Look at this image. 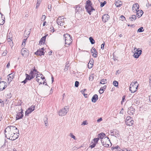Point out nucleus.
I'll use <instances>...</instances> for the list:
<instances>
[{
  "label": "nucleus",
  "instance_id": "774afa93",
  "mask_svg": "<svg viewBox=\"0 0 151 151\" xmlns=\"http://www.w3.org/2000/svg\"><path fill=\"white\" fill-rule=\"evenodd\" d=\"M41 2V0H37V3H38L39 4H40Z\"/></svg>",
  "mask_w": 151,
  "mask_h": 151
},
{
  "label": "nucleus",
  "instance_id": "c9c22d12",
  "mask_svg": "<svg viewBox=\"0 0 151 151\" xmlns=\"http://www.w3.org/2000/svg\"><path fill=\"white\" fill-rule=\"evenodd\" d=\"M93 60L91 63H90V61L89 63H88V68H92L93 65Z\"/></svg>",
  "mask_w": 151,
  "mask_h": 151
},
{
  "label": "nucleus",
  "instance_id": "1a4fd4ad",
  "mask_svg": "<svg viewBox=\"0 0 151 151\" xmlns=\"http://www.w3.org/2000/svg\"><path fill=\"white\" fill-rule=\"evenodd\" d=\"M13 36L12 34L10 32L8 34L7 36V40L10 46L13 45V42H12Z\"/></svg>",
  "mask_w": 151,
  "mask_h": 151
},
{
  "label": "nucleus",
  "instance_id": "ddd939ff",
  "mask_svg": "<svg viewBox=\"0 0 151 151\" xmlns=\"http://www.w3.org/2000/svg\"><path fill=\"white\" fill-rule=\"evenodd\" d=\"M57 23L58 25L60 26H63L65 24L64 21L63 19H62L61 17H59L57 20Z\"/></svg>",
  "mask_w": 151,
  "mask_h": 151
},
{
  "label": "nucleus",
  "instance_id": "473e14b6",
  "mask_svg": "<svg viewBox=\"0 0 151 151\" xmlns=\"http://www.w3.org/2000/svg\"><path fill=\"white\" fill-rule=\"evenodd\" d=\"M90 41L92 44H94L95 43V41L91 37H90L89 38Z\"/></svg>",
  "mask_w": 151,
  "mask_h": 151
},
{
  "label": "nucleus",
  "instance_id": "09e8293b",
  "mask_svg": "<svg viewBox=\"0 0 151 151\" xmlns=\"http://www.w3.org/2000/svg\"><path fill=\"white\" fill-rule=\"evenodd\" d=\"M7 53V50H5L2 54V55L3 56H5Z\"/></svg>",
  "mask_w": 151,
  "mask_h": 151
},
{
  "label": "nucleus",
  "instance_id": "4c0bfd02",
  "mask_svg": "<svg viewBox=\"0 0 151 151\" xmlns=\"http://www.w3.org/2000/svg\"><path fill=\"white\" fill-rule=\"evenodd\" d=\"M106 83V80L105 79H103L101 80L100 83L101 84H105Z\"/></svg>",
  "mask_w": 151,
  "mask_h": 151
},
{
  "label": "nucleus",
  "instance_id": "9b49d317",
  "mask_svg": "<svg viewBox=\"0 0 151 151\" xmlns=\"http://www.w3.org/2000/svg\"><path fill=\"white\" fill-rule=\"evenodd\" d=\"M109 138L108 137H104V138L102 139H101V142L103 146L104 147H109V144H106V141L105 142L106 140L108 142L109 140Z\"/></svg>",
  "mask_w": 151,
  "mask_h": 151
},
{
  "label": "nucleus",
  "instance_id": "20e7f679",
  "mask_svg": "<svg viewBox=\"0 0 151 151\" xmlns=\"http://www.w3.org/2000/svg\"><path fill=\"white\" fill-rule=\"evenodd\" d=\"M138 87V85L137 81L135 83H132L129 87V90L132 93H134L136 91Z\"/></svg>",
  "mask_w": 151,
  "mask_h": 151
},
{
  "label": "nucleus",
  "instance_id": "7c9ffc66",
  "mask_svg": "<svg viewBox=\"0 0 151 151\" xmlns=\"http://www.w3.org/2000/svg\"><path fill=\"white\" fill-rule=\"evenodd\" d=\"M106 136L105 134L103 133H101L100 134H99L98 135V137L100 139H103L104 137H104Z\"/></svg>",
  "mask_w": 151,
  "mask_h": 151
},
{
  "label": "nucleus",
  "instance_id": "c03bdc74",
  "mask_svg": "<svg viewBox=\"0 0 151 151\" xmlns=\"http://www.w3.org/2000/svg\"><path fill=\"white\" fill-rule=\"evenodd\" d=\"M70 135L71 138H72L76 140V139L75 136L72 133H70Z\"/></svg>",
  "mask_w": 151,
  "mask_h": 151
},
{
  "label": "nucleus",
  "instance_id": "a878e982",
  "mask_svg": "<svg viewBox=\"0 0 151 151\" xmlns=\"http://www.w3.org/2000/svg\"><path fill=\"white\" fill-rule=\"evenodd\" d=\"M113 133H114V136L116 138L118 137H119V131L116 129H113V132H112Z\"/></svg>",
  "mask_w": 151,
  "mask_h": 151
},
{
  "label": "nucleus",
  "instance_id": "3c124183",
  "mask_svg": "<svg viewBox=\"0 0 151 151\" xmlns=\"http://www.w3.org/2000/svg\"><path fill=\"white\" fill-rule=\"evenodd\" d=\"M88 124V123H87V121H83L82 123L81 124V125H86Z\"/></svg>",
  "mask_w": 151,
  "mask_h": 151
},
{
  "label": "nucleus",
  "instance_id": "e433bc0d",
  "mask_svg": "<svg viewBox=\"0 0 151 151\" xmlns=\"http://www.w3.org/2000/svg\"><path fill=\"white\" fill-rule=\"evenodd\" d=\"M44 122L45 125V126H47L48 125L47 118V117H45L44 119Z\"/></svg>",
  "mask_w": 151,
  "mask_h": 151
},
{
  "label": "nucleus",
  "instance_id": "a18cd8bd",
  "mask_svg": "<svg viewBox=\"0 0 151 151\" xmlns=\"http://www.w3.org/2000/svg\"><path fill=\"white\" fill-rule=\"evenodd\" d=\"M46 16L45 15H42L41 18V20L42 21H44L46 18Z\"/></svg>",
  "mask_w": 151,
  "mask_h": 151
},
{
  "label": "nucleus",
  "instance_id": "8fccbe9b",
  "mask_svg": "<svg viewBox=\"0 0 151 151\" xmlns=\"http://www.w3.org/2000/svg\"><path fill=\"white\" fill-rule=\"evenodd\" d=\"M79 83L78 81H76L75 82V86L76 87H78L79 86Z\"/></svg>",
  "mask_w": 151,
  "mask_h": 151
},
{
  "label": "nucleus",
  "instance_id": "4be33fe9",
  "mask_svg": "<svg viewBox=\"0 0 151 151\" xmlns=\"http://www.w3.org/2000/svg\"><path fill=\"white\" fill-rule=\"evenodd\" d=\"M127 112L129 115L133 114L134 112V109L131 107L129 109Z\"/></svg>",
  "mask_w": 151,
  "mask_h": 151
},
{
  "label": "nucleus",
  "instance_id": "f03ea898",
  "mask_svg": "<svg viewBox=\"0 0 151 151\" xmlns=\"http://www.w3.org/2000/svg\"><path fill=\"white\" fill-rule=\"evenodd\" d=\"M92 3L91 1L88 0L86 1V5L85 6V9H86L88 13L90 15L91 14V12L93 10H95V9L92 6Z\"/></svg>",
  "mask_w": 151,
  "mask_h": 151
},
{
  "label": "nucleus",
  "instance_id": "6e6552de",
  "mask_svg": "<svg viewBox=\"0 0 151 151\" xmlns=\"http://www.w3.org/2000/svg\"><path fill=\"white\" fill-rule=\"evenodd\" d=\"M14 134L11 132L7 131V132H5L6 137L11 140H14L13 137L14 136Z\"/></svg>",
  "mask_w": 151,
  "mask_h": 151
},
{
  "label": "nucleus",
  "instance_id": "b1692460",
  "mask_svg": "<svg viewBox=\"0 0 151 151\" xmlns=\"http://www.w3.org/2000/svg\"><path fill=\"white\" fill-rule=\"evenodd\" d=\"M98 99V96L97 94L94 95L92 97L91 99V101L92 102H95Z\"/></svg>",
  "mask_w": 151,
  "mask_h": 151
},
{
  "label": "nucleus",
  "instance_id": "2eb2a0df",
  "mask_svg": "<svg viewBox=\"0 0 151 151\" xmlns=\"http://www.w3.org/2000/svg\"><path fill=\"white\" fill-rule=\"evenodd\" d=\"M6 84V83L4 81L0 82V90L2 91L7 86Z\"/></svg>",
  "mask_w": 151,
  "mask_h": 151
},
{
  "label": "nucleus",
  "instance_id": "4d7b16f0",
  "mask_svg": "<svg viewBox=\"0 0 151 151\" xmlns=\"http://www.w3.org/2000/svg\"><path fill=\"white\" fill-rule=\"evenodd\" d=\"M125 96H123L122 97V100L121 101V103L122 104L123 102H124V100H125Z\"/></svg>",
  "mask_w": 151,
  "mask_h": 151
},
{
  "label": "nucleus",
  "instance_id": "de8ad7c7",
  "mask_svg": "<svg viewBox=\"0 0 151 151\" xmlns=\"http://www.w3.org/2000/svg\"><path fill=\"white\" fill-rule=\"evenodd\" d=\"M106 1H104L103 2H101L100 6L101 7H103L106 4Z\"/></svg>",
  "mask_w": 151,
  "mask_h": 151
},
{
  "label": "nucleus",
  "instance_id": "bf43d9fd",
  "mask_svg": "<svg viewBox=\"0 0 151 151\" xmlns=\"http://www.w3.org/2000/svg\"><path fill=\"white\" fill-rule=\"evenodd\" d=\"M67 65H65V71H66L68 70V66H67Z\"/></svg>",
  "mask_w": 151,
  "mask_h": 151
},
{
  "label": "nucleus",
  "instance_id": "052dcab7",
  "mask_svg": "<svg viewBox=\"0 0 151 151\" xmlns=\"http://www.w3.org/2000/svg\"><path fill=\"white\" fill-rule=\"evenodd\" d=\"M102 120V119L101 118L97 120V122H99L101 121Z\"/></svg>",
  "mask_w": 151,
  "mask_h": 151
},
{
  "label": "nucleus",
  "instance_id": "f8f14e48",
  "mask_svg": "<svg viewBox=\"0 0 151 151\" xmlns=\"http://www.w3.org/2000/svg\"><path fill=\"white\" fill-rule=\"evenodd\" d=\"M35 106L32 105L28 108L25 112V115H27L31 113L35 110Z\"/></svg>",
  "mask_w": 151,
  "mask_h": 151
},
{
  "label": "nucleus",
  "instance_id": "58836bf2",
  "mask_svg": "<svg viewBox=\"0 0 151 151\" xmlns=\"http://www.w3.org/2000/svg\"><path fill=\"white\" fill-rule=\"evenodd\" d=\"M144 31V29H143V27H141L138 29L137 32H143Z\"/></svg>",
  "mask_w": 151,
  "mask_h": 151
},
{
  "label": "nucleus",
  "instance_id": "393cba45",
  "mask_svg": "<svg viewBox=\"0 0 151 151\" xmlns=\"http://www.w3.org/2000/svg\"><path fill=\"white\" fill-rule=\"evenodd\" d=\"M92 49L94 51L92 55L93 57L94 58L97 57L98 56V52L96 51V49L95 48L93 47H92Z\"/></svg>",
  "mask_w": 151,
  "mask_h": 151
},
{
  "label": "nucleus",
  "instance_id": "72a5a7b5",
  "mask_svg": "<svg viewBox=\"0 0 151 151\" xmlns=\"http://www.w3.org/2000/svg\"><path fill=\"white\" fill-rule=\"evenodd\" d=\"M30 72H32L33 75H35L37 74L39 72L35 69V67H34V68L33 70H32Z\"/></svg>",
  "mask_w": 151,
  "mask_h": 151
},
{
  "label": "nucleus",
  "instance_id": "f3484780",
  "mask_svg": "<svg viewBox=\"0 0 151 151\" xmlns=\"http://www.w3.org/2000/svg\"><path fill=\"white\" fill-rule=\"evenodd\" d=\"M14 74L12 73L8 75L7 76L8 81L10 82L14 78Z\"/></svg>",
  "mask_w": 151,
  "mask_h": 151
},
{
  "label": "nucleus",
  "instance_id": "423d86ee",
  "mask_svg": "<svg viewBox=\"0 0 151 151\" xmlns=\"http://www.w3.org/2000/svg\"><path fill=\"white\" fill-rule=\"evenodd\" d=\"M139 48L137 49L135 48L134 49L135 53H134L133 56L135 58H138L142 54V50H139Z\"/></svg>",
  "mask_w": 151,
  "mask_h": 151
},
{
  "label": "nucleus",
  "instance_id": "4468645a",
  "mask_svg": "<svg viewBox=\"0 0 151 151\" xmlns=\"http://www.w3.org/2000/svg\"><path fill=\"white\" fill-rule=\"evenodd\" d=\"M44 48H42L41 49H40L39 50H37L35 53V54L36 55H40V56L42 55H44Z\"/></svg>",
  "mask_w": 151,
  "mask_h": 151
},
{
  "label": "nucleus",
  "instance_id": "5701e85b",
  "mask_svg": "<svg viewBox=\"0 0 151 151\" xmlns=\"http://www.w3.org/2000/svg\"><path fill=\"white\" fill-rule=\"evenodd\" d=\"M0 14L1 15V20H0V24L3 25L5 22V18L3 14L1 13L0 12Z\"/></svg>",
  "mask_w": 151,
  "mask_h": 151
},
{
  "label": "nucleus",
  "instance_id": "a211bd4d",
  "mask_svg": "<svg viewBox=\"0 0 151 151\" xmlns=\"http://www.w3.org/2000/svg\"><path fill=\"white\" fill-rule=\"evenodd\" d=\"M109 18V16L107 14H105L102 17V20L104 22H107Z\"/></svg>",
  "mask_w": 151,
  "mask_h": 151
},
{
  "label": "nucleus",
  "instance_id": "13d9d810",
  "mask_svg": "<svg viewBox=\"0 0 151 151\" xmlns=\"http://www.w3.org/2000/svg\"><path fill=\"white\" fill-rule=\"evenodd\" d=\"M48 8L50 11H51V5L50 4H49L48 5Z\"/></svg>",
  "mask_w": 151,
  "mask_h": 151
},
{
  "label": "nucleus",
  "instance_id": "37998d69",
  "mask_svg": "<svg viewBox=\"0 0 151 151\" xmlns=\"http://www.w3.org/2000/svg\"><path fill=\"white\" fill-rule=\"evenodd\" d=\"M99 138H97L94 139H93V141L94 142V143H95L96 144L98 142L99 140Z\"/></svg>",
  "mask_w": 151,
  "mask_h": 151
},
{
  "label": "nucleus",
  "instance_id": "79ce46f5",
  "mask_svg": "<svg viewBox=\"0 0 151 151\" xmlns=\"http://www.w3.org/2000/svg\"><path fill=\"white\" fill-rule=\"evenodd\" d=\"M105 90L103 88H102V87H101L99 91V93H104V91Z\"/></svg>",
  "mask_w": 151,
  "mask_h": 151
},
{
  "label": "nucleus",
  "instance_id": "864d4df0",
  "mask_svg": "<svg viewBox=\"0 0 151 151\" xmlns=\"http://www.w3.org/2000/svg\"><path fill=\"white\" fill-rule=\"evenodd\" d=\"M120 18L123 21L124 19H125V17L123 16H120Z\"/></svg>",
  "mask_w": 151,
  "mask_h": 151
},
{
  "label": "nucleus",
  "instance_id": "39448f33",
  "mask_svg": "<svg viewBox=\"0 0 151 151\" xmlns=\"http://www.w3.org/2000/svg\"><path fill=\"white\" fill-rule=\"evenodd\" d=\"M69 111V107L68 106H66L60 110L59 112V115L60 116H63L65 115Z\"/></svg>",
  "mask_w": 151,
  "mask_h": 151
},
{
  "label": "nucleus",
  "instance_id": "9d476101",
  "mask_svg": "<svg viewBox=\"0 0 151 151\" xmlns=\"http://www.w3.org/2000/svg\"><path fill=\"white\" fill-rule=\"evenodd\" d=\"M21 55L24 57L28 56L29 54L28 50L25 48H23L21 50Z\"/></svg>",
  "mask_w": 151,
  "mask_h": 151
},
{
  "label": "nucleus",
  "instance_id": "7ed1b4c3",
  "mask_svg": "<svg viewBox=\"0 0 151 151\" xmlns=\"http://www.w3.org/2000/svg\"><path fill=\"white\" fill-rule=\"evenodd\" d=\"M7 131L14 134L19 133V130L15 126H10L7 127L5 129L4 132H7Z\"/></svg>",
  "mask_w": 151,
  "mask_h": 151
},
{
  "label": "nucleus",
  "instance_id": "a19ab883",
  "mask_svg": "<svg viewBox=\"0 0 151 151\" xmlns=\"http://www.w3.org/2000/svg\"><path fill=\"white\" fill-rule=\"evenodd\" d=\"M33 73L32 72H30L29 73V74L30 75V77L31 78V80L33 78L35 77V75H33Z\"/></svg>",
  "mask_w": 151,
  "mask_h": 151
},
{
  "label": "nucleus",
  "instance_id": "ea45409f",
  "mask_svg": "<svg viewBox=\"0 0 151 151\" xmlns=\"http://www.w3.org/2000/svg\"><path fill=\"white\" fill-rule=\"evenodd\" d=\"M113 85L116 87H118V82L116 81H114L113 82Z\"/></svg>",
  "mask_w": 151,
  "mask_h": 151
},
{
  "label": "nucleus",
  "instance_id": "0eeeda50",
  "mask_svg": "<svg viewBox=\"0 0 151 151\" xmlns=\"http://www.w3.org/2000/svg\"><path fill=\"white\" fill-rule=\"evenodd\" d=\"M134 120L130 116H127L126 119L125 123L127 125L132 126L133 124Z\"/></svg>",
  "mask_w": 151,
  "mask_h": 151
},
{
  "label": "nucleus",
  "instance_id": "0e129e2a",
  "mask_svg": "<svg viewBox=\"0 0 151 151\" xmlns=\"http://www.w3.org/2000/svg\"><path fill=\"white\" fill-rule=\"evenodd\" d=\"M86 90L85 89H84L81 91V92L82 93V94H84V92Z\"/></svg>",
  "mask_w": 151,
  "mask_h": 151
},
{
  "label": "nucleus",
  "instance_id": "6e6d98bb",
  "mask_svg": "<svg viewBox=\"0 0 151 151\" xmlns=\"http://www.w3.org/2000/svg\"><path fill=\"white\" fill-rule=\"evenodd\" d=\"M96 145L95 143H93L92 145L90 146L92 148L94 147Z\"/></svg>",
  "mask_w": 151,
  "mask_h": 151
},
{
  "label": "nucleus",
  "instance_id": "412c9836",
  "mask_svg": "<svg viewBox=\"0 0 151 151\" xmlns=\"http://www.w3.org/2000/svg\"><path fill=\"white\" fill-rule=\"evenodd\" d=\"M76 9H75V12L76 13H81L83 11L82 8L80 7L78 5H76Z\"/></svg>",
  "mask_w": 151,
  "mask_h": 151
},
{
  "label": "nucleus",
  "instance_id": "dca6fc26",
  "mask_svg": "<svg viewBox=\"0 0 151 151\" xmlns=\"http://www.w3.org/2000/svg\"><path fill=\"white\" fill-rule=\"evenodd\" d=\"M139 8V6L137 3L134 4L132 7V10L134 12H136Z\"/></svg>",
  "mask_w": 151,
  "mask_h": 151
},
{
  "label": "nucleus",
  "instance_id": "c85d7f7f",
  "mask_svg": "<svg viewBox=\"0 0 151 151\" xmlns=\"http://www.w3.org/2000/svg\"><path fill=\"white\" fill-rule=\"evenodd\" d=\"M46 36H44L42 37L40 41V43L41 44H44V43L45 40L46 39Z\"/></svg>",
  "mask_w": 151,
  "mask_h": 151
},
{
  "label": "nucleus",
  "instance_id": "49530a36",
  "mask_svg": "<svg viewBox=\"0 0 151 151\" xmlns=\"http://www.w3.org/2000/svg\"><path fill=\"white\" fill-rule=\"evenodd\" d=\"M119 148V147L118 146L115 147H111V150H113L115 149H117Z\"/></svg>",
  "mask_w": 151,
  "mask_h": 151
},
{
  "label": "nucleus",
  "instance_id": "2f4dec72",
  "mask_svg": "<svg viewBox=\"0 0 151 151\" xmlns=\"http://www.w3.org/2000/svg\"><path fill=\"white\" fill-rule=\"evenodd\" d=\"M19 133H17L16 134L14 133V136L13 137L14 140H15L17 139L19 136Z\"/></svg>",
  "mask_w": 151,
  "mask_h": 151
},
{
  "label": "nucleus",
  "instance_id": "5fc2aeb1",
  "mask_svg": "<svg viewBox=\"0 0 151 151\" xmlns=\"http://www.w3.org/2000/svg\"><path fill=\"white\" fill-rule=\"evenodd\" d=\"M105 44V43H103L102 44H101V48L102 49V50L104 49Z\"/></svg>",
  "mask_w": 151,
  "mask_h": 151
},
{
  "label": "nucleus",
  "instance_id": "6ab92c4d",
  "mask_svg": "<svg viewBox=\"0 0 151 151\" xmlns=\"http://www.w3.org/2000/svg\"><path fill=\"white\" fill-rule=\"evenodd\" d=\"M25 76L26 78L25 79L24 81L22 82V83H24V84H25L27 83V80L29 81L31 80L30 76L29 75L26 73Z\"/></svg>",
  "mask_w": 151,
  "mask_h": 151
},
{
  "label": "nucleus",
  "instance_id": "f257e3e1",
  "mask_svg": "<svg viewBox=\"0 0 151 151\" xmlns=\"http://www.w3.org/2000/svg\"><path fill=\"white\" fill-rule=\"evenodd\" d=\"M65 41V46H68L73 42L72 37L68 34H65L64 35Z\"/></svg>",
  "mask_w": 151,
  "mask_h": 151
},
{
  "label": "nucleus",
  "instance_id": "aec40b11",
  "mask_svg": "<svg viewBox=\"0 0 151 151\" xmlns=\"http://www.w3.org/2000/svg\"><path fill=\"white\" fill-rule=\"evenodd\" d=\"M23 116V114H21V112H18L16 115V120H18L22 119Z\"/></svg>",
  "mask_w": 151,
  "mask_h": 151
},
{
  "label": "nucleus",
  "instance_id": "603ef678",
  "mask_svg": "<svg viewBox=\"0 0 151 151\" xmlns=\"http://www.w3.org/2000/svg\"><path fill=\"white\" fill-rule=\"evenodd\" d=\"M27 40V39H24L23 41V42H22V46H23L24 45H25V42L26 41V40Z\"/></svg>",
  "mask_w": 151,
  "mask_h": 151
},
{
  "label": "nucleus",
  "instance_id": "f704fd0d",
  "mask_svg": "<svg viewBox=\"0 0 151 151\" xmlns=\"http://www.w3.org/2000/svg\"><path fill=\"white\" fill-rule=\"evenodd\" d=\"M94 74H91L89 76V80L90 81H92L94 79Z\"/></svg>",
  "mask_w": 151,
  "mask_h": 151
},
{
  "label": "nucleus",
  "instance_id": "338daca9",
  "mask_svg": "<svg viewBox=\"0 0 151 151\" xmlns=\"http://www.w3.org/2000/svg\"><path fill=\"white\" fill-rule=\"evenodd\" d=\"M150 86L151 87V78H150Z\"/></svg>",
  "mask_w": 151,
  "mask_h": 151
},
{
  "label": "nucleus",
  "instance_id": "e2e57ef3",
  "mask_svg": "<svg viewBox=\"0 0 151 151\" xmlns=\"http://www.w3.org/2000/svg\"><path fill=\"white\" fill-rule=\"evenodd\" d=\"M40 4H39L38 3H37L36 4V8L37 9V8L39 7V6H40Z\"/></svg>",
  "mask_w": 151,
  "mask_h": 151
},
{
  "label": "nucleus",
  "instance_id": "69168bd1",
  "mask_svg": "<svg viewBox=\"0 0 151 151\" xmlns=\"http://www.w3.org/2000/svg\"><path fill=\"white\" fill-rule=\"evenodd\" d=\"M149 96V101L151 103V94Z\"/></svg>",
  "mask_w": 151,
  "mask_h": 151
},
{
  "label": "nucleus",
  "instance_id": "cd10ccee",
  "mask_svg": "<svg viewBox=\"0 0 151 151\" xmlns=\"http://www.w3.org/2000/svg\"><path fill=\"white\" fill-rule=\"evenodd\" d=\"M136 12L138 17H139L142 16L143 13V12L142 10H137V12Z\"/></svg>",
  "mask_w": 151,
  "mask_h": 151
},
{
  "label": "nucleus",
  "instance_id": "c756f323",
  "mask_svg": "<svg viewBox=\"0 0 151 151\" xmlns=\"http://www.w3.org/2000/svg\"><path fill=\"white\" fill-rule=\"evenodd\" d=\"M137 17L135 15H132L129 17V19L130 21H134L136 19Z\"/></svg>",
  "mask_w": 151,
  "mask_h": 151
},
{
  "label": "nucleus",
  "instance_id": "bb28decb",
  "mask_svg": "<svg viewBox=\"0 0 151 151\" xmlns=\"http://www.w3.org/2000/svg\"><path fill=\"white\" fill-rule=\"evenodd\" d=\"M122 4V2L118 0L116 1L115 3V5L117 7H119L121 6Z\"/></svg>",
  "mask_w": 151,
  "mask_h": 151
},
{
  "label": "nucleus",
  "instance_id": "680f3d73",
  "mask_svg": "<svg viewBox=\"0 0 151 151\" xmlns=\"http://www.w3.org/2000/svg\"><path fill=\"white\" fill-rule=\"evenodd\" d=\"M112 132H113V130H112L111 131V135L112 136H114V133H113Z\"/></svg>",
  "mask_w": 151,
  "mask_h": 151
}]
</instances>
